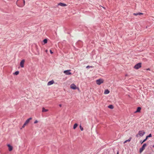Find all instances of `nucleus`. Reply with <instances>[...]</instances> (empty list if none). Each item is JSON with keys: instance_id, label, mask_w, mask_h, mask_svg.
Here are the masks:
<instances>
[{"instance_id": "obj_20", "label": "nucleus", "mask_w": 154, "mask_h": 154, "mask_svg": "<svg viewBox=\"0 0 154 154\" xmlns=\"http://www.w3.org/2000/svg\"><path fill=\"white\" fill-rule=\"evenodd\" d=\"M108 107L111 109H113V106L112 105H109L108 106Z\"/></svg>"}, {"instance_id": "obj_26", "label": "nucleus", "mask_w": 154, "mask_h": 154, "mask_svg": "<svg viewBox=\"0 0 154 154\" xmlns=\"http://www.w3.org/2000/svg\"><path fill=\"white\" fill-rule=\"evenodd\" d=\"M26 125L25 123L22 126V128H24L25 127V126Z\"/></svg>"}, {"instance_id": "obj_7", "label": "nucleus", "mask_w": 154, "mask_h": 154, "mask_svg": "<svg viewBox=\"0 0 154 154\" xmlns=\"http://www.w3.org/2000/svg\"><path fill=\"white\" fill-rule=\"evenodd\" d=\"M70 71V70H65L63 72L66 75H70L72 74L71 73L69 72V71Z\"/></svg>"}, {"instance_id": "obj_18", "label": "nucleus", "mask_w": 154, "mask_h": 154, "mask_svg": "<svg viewBox=\"0 0 154 154\" xmlns=\"http://www.w3.org/2000/svg\"><path fill=\"white\" fill-rule=\"evenodd\" d=\"M131 137L129 139L127 140L124 141V143H127V142H129L131 141Z\"/></svg>"}, {"instance_id": "obj_21", "label": "nucleus", "mask_w": 154, "mask_h": 154, "mask_svg": "<svg viewBox=\"0 0 154 154\" xmlns=\"http://www.w3.org/2000/svg\"><path fill=\"white\" fill-rule=\"evenodd\" d=\"M19 72L18 71H17L15 72L14 73V74L16 75H17L19 74Z\"/></svg>"}, {"instance_id": "obj_31", "label": "nucleus", "mask_w": 154, "mask_h": 154, "mask_svg": "<svg viewBox=\"0 0 154 154\" xmlns=\"http://www.w3.org/2000/svg\"><path fill=\"white\" fill-rule=\"evenodd\" d=\"M35 48L37 49V45H35Z\"/></svg>"}, {"instance_id": "obj_34", "label": "nucleus", "mask_w": 154, "mask_h": 154, "mask_svg": "<svg viewBox=\"0 0 154 154\" xmlns=\"http://www.w3.org/2000/svg\"><path fill=\"white\" fill-rule=\"evenodd\" d=\"M117 154H119V152H118L117 153Z\"/></svg>"}, {"instance_id": "obj_25", "label": "nucleus", "mask_w": 154, "mask_h": 154, "mask_svg": "<svg viewBox=\"0 0 154 154\" xmlns=\"http://www.w3.org/2000/svg\"><path fill=\"white\" fill-rule=\"evenodd\" d=\"M93 67V66H88L86 67V68H88L90 67Z\"/></svg>"}, {"instance_id": "obj_2", "label": "nucleus", "mask_w": 154, "mask_h": 154, "mask_svg": "<svg viewBox=\"0 0 154 154\" xmlns=\"http://www.w3.org/2000/svg\"><path fill=\"white\" fill-rule=\"evenodd\" d=\"M145 134V132L143 131H139L137 134L136 135V137H138L139 136L142 137Z\"/></svg>"}, {"instance_id": "obj_9", "label": "nucleus", "mask_w": 154, "mask_h": 154, "mask_svg": "<svg viewBox=\"0 0 154 154\" xmlns=\"http://www.w3.org/2000/svg\"><path fill=\"white\" fill-rule=\"evenodd\" d=\"M7 146L8 147V150L9 151H11L13 149V147L10 144H8Z\"/></svg>"}, {"instance_id": "obj_17", "label": "nucleus", "mask_w": 154, "mask_h": 154, "mask_svg": "<svg viewBox=\"0 0 154 154\" xmlns=\"http://www.w3.org/2000/svg\"><path fill=\"white\" fill-rule=\"evenodd\" d=\"M109 92V91L108 90H106L105 91L104 94H108Z\"/></svg>"}, {"instance_id": "obj_13", "label": "nucleus", "mask_w": 154, "mask_h": 154, "mask_svg": "<svg viewBox=\"0 0 154 154\" xmlns=\"http://www.w3.org/2000/svg\"><path fill=\"white\" fill-rule=\"evenodd\" d=\"M133 14V15H134V16H137V15H143V14L142 13L138 12V13H134Z\"/></svg>"}, {"instance_id": "obj_23", "label": "nucleus", "mask_w": 154, "mask_h": 154, "mask_svg": "<svg viewBox=\"0 0 154 154\" xmlns=\"http://www.w3.org/2000/svg\"><path fill=\"white\" fill-rule=\"evenodd\" d=\"M79 127H80V129H81V130L82 131L83 130V128L81 126V125H80Z\"/></svg>"}, {"instance_id": "obj_12", "label": "nucleus", "mask_w": 154, "mask_h": 154, "mask_svg": "<svg viewBox=\"0 0 154 154\" xmlns=\"http://www.w3.org/2000/svg\"><path fill=\"white\" fill-rule=\"evenodd\" d=\"M32 119V118H29L28 119L26 120V121L25 122V123L26 125Z\"/></svg>"}, {"instance_id": "obj_6", "label": "nucleus", "mask_w": 154, "mask_h": 154, "mask_svg": "<svg viewBox=\"0 0 154 154\" xmlns=\"http://www.w3.org/2000/svg\"><path fill=\"white\" fill-rule=\"evenodd\" d=\"M70 87L71 88L74 90H75L77 88L76 86L74 84H71L70 86Z\"/></svg>"}, {"instance_id": "obj_28", "label": "nucleus", "mask_w": 154, "mask_h": 154, "mask_svg": "<svg viewBox=\"0 0 154 154\" xmlns=\"http://www.w3.org/2000/svg\"><path fill=\"white\" fill-rule=\"evenodd\" d=\"M38 122V121L37 120H36L34 122L35 124H36Z\"/></svg>"}, {"instance_id": "obj_27", "label": "nucleus", "mask_w": 154, "mask_h": 154, "mask_svg": "<svg viewBox=\"0 0 154 154\" xmlns=\"http://www.w3.org/2000/svg\"><path fill=\"white\" fill-rule=\"evenodd\" d=\"M50 51L51 54H53V52H52V50H50Z\"/></svg>"}, {"instance_id": "obj_4", "label": "nucleus", "mask_w": 154, "mask_h": 154, "mask_svg": "<svg viewBox=\"0 0 154 154\" xmlns=\"http://www.w3.org/2000/svg\"><path fill=\"white\" fill-rule=\"evenodd\" d=\"M141 66V63H139L136 65H135L134 66V68L136 69H138L140 68Z\"/></svg>"}, {"instance_id": "obj_29", "label": "nucleus", "mask_w": 154, "mask_h": 154, "mask_svg": "<svg viewBox=\"0 0 154 154\" xmlns=\"http://www.w3.org/2000/svg\"><path fill=\"white\" fill-rule=\"evenodd\" d=\"M147 70H150V69L149 68L147 69Z\"/></svg>"}, {"instance_id": "obj_15", "label": "nucleus", "mask_w": 154, "mask_h": 154, "mask_svg": "<svg viewBox=\"0 0 154 154\" xmlns=\"http://www.w3.org/2000/svg\"><path fill=\"white\" fill-rule=\"evenodd\" d=\"M48 111V109H45V108L43 107L42 108V112H46Z\"/></svg>"}, {"instance_id": "obj_19", "label": "nucleus", "mask_w": 154, "mask_h": 154, "mask_svg": "<svg viewBox=\"0 0 154 154\" xmlns=\"http://www.w3.org/2000/svg\"><path fill=\"white\" fill-rule=\"evenodd\" d=\"M78 125L77 123H75L73 127V129H75L78 126Z\"/></svg>"}, {"instance_id": "obj_22", "label": "nucleus", "mask_w": 154, "mask_h": 154, "mask_svg": "<svg viewBox=\"0 0 154 154\" xmlns=\"http://www.w3.org/2000/svg\"><path fill=\"white\" fill-rule=\"evenodd\" d=\"M152 137V134H149L148 136H147L146 137L147 138V139H148V137Z\"/></svg>"}, {"instance_id": "obj_5", "label": "nucleus", "mask_w": 154, "mask_h": 154, "mask_svg": "<svg viewBox=\"0 0 154 154\" xmlns=\"http://www.w3.org/2000/svg\"><path fill=\"white\" fill-rule=\"evenodd\" d=\"M146 143H144L143 144L142 147L140 149V153L142 152L145 149V147L146 146Z\"/></svg>"}, {"instance_id": "obj_30", "label": "nucleus", "mask_w": 154, "mask_h": 154, "mask_svg": "<svg viewBox=\"0 0 154 154\" xmlns=\"http://www.w3.org/2000/svg\"><path fill=\"white\" fill-rule=\"evenodd\" d=\"M59 106L60 107H61V106H62V105L61 104H60L59 105Z\"/></svg>"}, {"instance_id": "obj_33", "label": "nucleus", "mask_w": 154, "mask_h": 154, "mask_svg": "<svg viewBox=\"0 0 154 154\" xmlns=\"http://www.w3.org/2000/svg\"><path fill=\"white\" fill-rule=\"evenodd\" d=\"M153 147L154 148V145L153 146Z\"/></svg>"}, {"instance_id": "obj_14", "label": "nucleus", "mask_w": 154, "mask_h": 154, "mask_svg": "<svg viewBox=\"0 0 154 154\" xmlns=\"http://www.w3.org/2000/svg\"><path fill=\"white\" fill-rule=\"evenodd\" d=\"M48 39L47 38H45L43 41V42L44 43V44H45L47 43Z\"/></svg>"}, {"instance_id": "obj_32", "label": "nucleus", "mask_w": 154, "mask_h": 154, "mask_svg": "<svg viewBox=\"0 0 154 154\" xmlns=\"http://www.w3.org/2000/svg\"><path fill=\"white\" fill-rule=\"evenodd\" d=\"M46 51V52H47V50H46V51Z\"/></svg>"}, {"instance_id": "obj_10", "label": "nucleus", "mask_w": 154, "mask_h": 154, "mask_svg": "<svg viewBox=\"0 0 154 154\" xmlns=\"http://www.w3.org/2000/svg\"><path fill=\"white\" fill-rule=\"evenodd\" d=\"M54 83V81L53 80H52L51 81L49 82L47 84L48 86L50 85L53 84Z\"/></svg>"}, {"instance_id": "obj_24", "label": "nucleus", "mask_w": 154, "mask_h": 154, "mask_svg": "<svg viewBox=\"0 0 154 154\" xmlns=\"http://www.w3.org/2000/svg\"><path fill=\"white\" fill-rule=\"evenodd\" d=\"M147 138L146 137V138L142 142V143H141V144L143 143L144 142L147 140Z\"/></svg>"}, {"instance_id": "obj_11", "label": "nucleus", "mask_w": 154, "mask_h": 154, "mask_svg": "<svg viewBox=\"0 0 154 154\" xmlns=\"http://www.w3.org/2000/svg\"><path fill=\"white\" fill-rule=\"evenodd\" d=\"M58 5H60V6H63V7H65V6H67V5L66 4L63 3H62V2L59 3H58Z\"/></svg>"}, {"instance_id": "obj_1", "label": "nucleus", "mask_w": 154, "mask_h": 154, "mask_svg": "<svg viewBox=\"0 0 154 154\" xmlns=\"http://www.w3.org/2000/svg\"><path fill=\"white\" fill-rule=\"evenodd\" d=\"M25 3L24 0H17L16 2V4L19 7H22L25 5Z\"/></svg>"}, {"instance_id": "obj_8", "label": "nucleus", "mask_w": 154, "mask_h": 154, "mask_svg": "<svg viewBox=\"0 0 154 154\" xmlns=\"http://www.w3.org/2000/svg\"><path fill=\"white\" fill-rule=\"evenodd\" d=\"M25 62V60L24 59L22 60V61H21L20 63V66L21 67L23 68L24 67V64Z\"/></svg>"}, {"instance_id": "obj_3", "label": "nucleus", "mask_w": 154, "mask_h": 154, "mask_svg": "<svg viewBox=\"0 0 154 154\" xmlns=\"http://www.w3.org/2000/svg\"><path fill=\"white\" fill-rule=\"evenodd\" d=\"M104 82V80L102 79H99L96 80V83L98 85H100L101 84L103 83Z\"/></svg>"}, {"instance_id": "obj_16", "label": "nucleus", "mask_w": 154, "mask_h": 154, "mask_svg": "<svg viewBox=\"0 0 154 154\" xmlns=\"http://www.w3.org/2000/svg\"><path fill=\"white\" fill-rule=\"evenodd\" d=\"M141 109V108L140 107H138L137 108V110L135 112H140V111Z\"/></svg>"}]
</instances>
